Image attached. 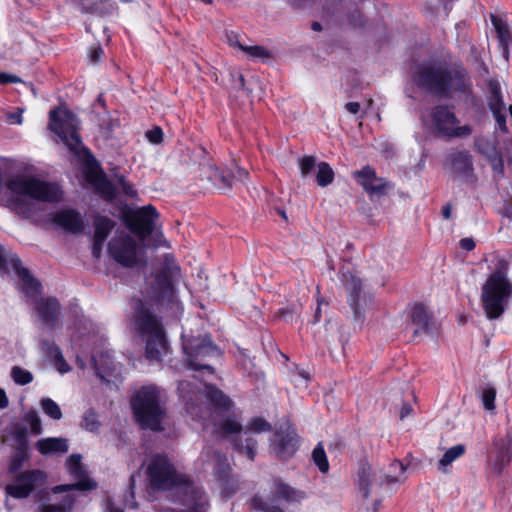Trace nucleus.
Masks as SVG:
<instances>
[{"label":"nucleus","instance_id":"f257e3e1","mask_svg":"<svg viewBox=\"0 0 512 512\" xmlns=\"http://www.w3.org/2000/svg\"><path fill=\"white\" fill-rule=\"evenodd\" d=\"M413 80L419 87L445 98L468 100L473 93L471 78L462 66L424 63L416 68Z\"/></svg>","mask_w":512,"mask_h":512},{"label":"nucleus","instance_id":"f03ea898","mask_svg":"<svg viewBox=\"0 0 512 512\" xmlns=\"http://www.w3.org/2000/svg\"><path fill=\"white\" fill-rule=\"evenodd\" d=\"M510 258L497 256L493 272L487 277L481 289V301L489 319L499 318L505 305L512 297V282L508 278Z\"/></svg>","mask_w":512,"mask_h":512},{"label":"nucleus","instance_id":"7ed1b4c3","mask_svg":"<svg viewBox=\"0 0 512 512\" xmlns=\"http://www.w3.org/2000/svg\"><path fill=\"white\" fill-rule=\"evenodd\" d=\"M131 325L145 343L146 358L150 361H161L169 348L161 318L139 302L133 313Z\"/></svg>","mask_w":512,"mask_h":512},{"label":"nucleus","instance_id":"20e7f679","mask_svg":"<svg viewBox=\"0 0 512 512\" xmlns=\"http://www.w3.org/2000/svg\"><path fill=\"white\" fill-rule=\"evenodd\" d=\"M133 412L142 428L161 431L165 415L160 390L153 385L139 389L131 400Z\"/></svg>","mask_w":512,"mask_h":512},{"label":"nucleus","instance_id":"39448f33","mask_svg":"<svg viewBox=\"0 0 512 512\" xmlns=\"http://www.w3.org/2000/svg\"><path fill=\"white\" fill-rule=\"evenodd\" d=\"M306 498V493L302 490L296 489L281 479L277 478L273 482L268 499L262 496H254L251 500V505L256 511L262 512H284L280 507L281 501L288 504L300 503Z\"/></svg>","mask_w":512,"mask_h":512},{"label":"nucleus","instance_id":"423d86ee","mask_svg":"<svg viewBox=\"0 0 512 512\" xmlns=\"http://www.w3.org/2000/svg\"><path fill=\"white\" fill-rule=\"evenodd\" d=\"M49 128L59 136L63 144L74 154L80 155L84 150L77 132L78 120L69 110L54 109L49 114Z\"/></svg>","mask_w":512,"mask_h":512},{"label":"nucleus","instance_id":"0eeeda50","mask_svg":"<svg viewBox=\"0 0 512 512\" xmlns=\"http://www.w3.org/2000/svg\"><path fill=\"white\" fill-rule=\"evenodd\" d=\"M187 356V365L193 370H207L214 373V368L208 364L209 359L220 356V350L213 344L208 336L192 338L183 344Z\"/></svg>","mask_w":512,"mask_h":512},{"label":"nucleus","instance_id":"6e6552de","mask_svg":"<svg viewBox=\"0 0 512 512\" xmlns=\"http://www.w3.org/2000/svg\"><path fill=\"white\" fill-rule=\"evenodd\" d=\"M109 255L123 267L132 268L142 260L144 251L137 242L128 234L121 233L112 238L108 243Z\"/></svg>","mask_w":512,"mask_h":512},{"label":"nucleus","instance_id":"1a4fd4ad","mask_svg":"<svg viewBox=\"0 0 512 512\" xmlns=\"http://www.w3.org/2000/svg\"><path fill=\"white\" fill-rule=\"evenodd\" d=\"M432 123L441 135L448 138L467 137L471 135L469 125H459L460 121L447 105H437L431 112Z\"/></svg>","mask_w":512,"mask_h":512},{"label":"nucleus","instance_id":"9d476101","mask_svg":"<svg viewBox=\"0 0 512 512\" xmlns=\"http://www.w3.org/2000/svg\"><path fill=\"white\" fill-rule=\"evenodd\" d=\"M147 474L151 486L155 489H167L179 482L174 466L162 455L152 457L147 467Z\"/></svg>","mask_w":512,"mask_h":512},{"label":"nucleus","instance_id":"9b49d317","mask_svg":"<svg viewBox=\"0 0 512 512\" xmlns=\"http://www.w3.org/2000/svg\"><path fill=\"white\" fill-rule=\"evenodd\" d=\"M204 461L212 457L213 470L217 480L220 483L222 493L225 497L232 496L238 489V480L230 475V465L225 455L219 452H213L211 448H205L201 453Z\"/></svg>","mask_w":512,"mask_h":512},{"label":"nucleus","instance_id":"f8f14e48","mask_svg":"<svg viewBox=\"0 0 512 512\" xmlns=\"http://www.w3.org/2000/svg\"><path fill=\"white\" fill-rule=\"evenodd\" d=\"M10 265L21 280L22 291L29 297L37 295L40 291V283L31 275L30 271L22 266V262L15 254L6 253L0 244V272H5Z\"/></svg>","mask_w":512,"mask_h":512},{"label":"nucleus","instance_id":"ddd939ff","mask_svg":"<svg viewBox=\"0 0 512 512\" xmlns=\"http://www.w3.org/2000/svg\"><path fill=\"white\" fill-rule=\"evenodd\" d=\"M202 176L209 180L213 186L222 193L229 192L235 181L243 182L248 173L240 167H236L235 172L225 169H219L215 165H203L201 169Z\"/></svg>","mask_w":512,"mask_h":512},{"label":"nucleus","instance_id":"4468645a","mask_svg":"<svg viewBox=\"0 0 512 512\" xmlns=\"http://www.w3.org/2000/svg\"><path fill=\"white\" fill-rule=\"evenodd\" d=\"M159 218V213L152 205L143 206L132 212L127 219V226L143 241L151 235L155 229V220Z\"/></svg>","mask_w":512,"mask_h":512},{"label":"nucleus","instance_id":"2eb2a0df","mask_svg":"<svg viewBox=\"0 0 512 512\" xmlns=\"http://www.w3.org/2000/svg\"><path fill=\"white\" fill-rule=\"evenodd\" d=\"M342 281L349 292V304L353 310L354 318L362 321L367 300H370V297L363 291L362 280L356 274L347 272L343 274Z\"/></svg>","mask_w":512,"mask_h":512},{"label":"nucleus","instance_id":"dca6fc26","mask_svg":"<svg viewBox=\"0 0 512 512\" xmlns=\"http://www.w3.org/2000/svg\"><path fill=\"white\" fill-rule=\"evenodd\" d=\"M67 469L69 473L79 481L75 484L58 485L52 488V493H64L72 490H91L96 487V483L85 478V471L81 464V455L72 454L67 459Z\"/></svg>","mask_w":512,"mask_h":512},{"label":"nucleus","instance_id":"f3484780","mask_svg":"<svg viewBox=\"0 0 512 512\" xmlns=\"http://www.w3.org/2000/svg\"><path fill=\"white\" fill-rule=\"evenodd\" d=\"M353 177L370 196H383L393 187L385 178L377 177L376 171L369 165L353 172Z\"/></svg>","mask_w":512,"mask_h":512},{"label":"nucleus","instance_id":"a211bd4d","mask_svg":"<svg viewBox=\"0 0 512 512\" xmlns=\"http://www.w3.org/2000/svg\"><path fill=\"white\" fill-rule=\"evenodd\" d=\"M408 316L410 325L413 326V335L428 334L433 331L435 324L432 315L427 308L420 303L409 307Z\"/></svg>","mask_w":512,"mask_h":512},{"label":"nucleus","instance_id":"6ab92c4d","mask_svg":"<svg viewBox=\"0 0 512 512\" xmlns=\"http://www.w3.org/2000/svg\"><path fill=\"white\" fill-rule=\"evenodd\" d=\"M297 435L294 430L276 431L272 442V450L280 459L291 457L297 450Z\"/></svg>","mask_w":512,"mask_h":512},{"label":"nucleus","instance_id":"aec40b11","mask_svg":"<svg viewBox=\"0 0 512 512\" xmlns=\"http://www.w3.org/2000/svg\"><path fill=\"white\" fill-rule=\"evenodd\" d=\"M185 499L183 504L187 506L185 510L176 511L174 509H165L163 512H208L209 503L206 494L193 485H185Z\"/></svg>","mask_w":512,"mask_h":512},{"label":"nucleus","instance_id":"412c9836","mask_svg":"<svg viewBox=\"0 0 512 512\" xmlns=\"http://www.w3.org/2000/svg\"><path fill=\"white\" fill-rule=\"evenodd\" d=\"M15 439L14 453L10 459L9 472L16 473L28 459V439L27 429L17 427L13 432Z\"/></svg>","mask_w":512,"mask_h":512},{"label":"nucleus","instance_id":"4be33fe9","mask_svg":"<svg viewBox=\"0 0 512 512\" xmlns=\"http://www.w3.org/2000/svg\"><path fill=\"white\" fill-rule=\"evenodd\" d=\"M359 490L364 498H368L373 492L385 483L383 473L374 470L370 465H362L359 470Z\"/></svg>","mask_w":512,"mask_h":512},{"label":"nucleus","instance_id":"5701e85b","mask_svg":"<svg viewBox=\"0 0 512 512\" xmlns=\"http://www.w3.org/2000/svg\"><path fill=\"white\" fill-rule=\"evenodd\" d=\"M446 166L455 177H469L473 172L472 156L468 151H454L448 155Z\"/></svg>","mask_w":512,"mask_h":512},{"label":"nucleus","instance_id":"b1692460","mask_svg":"<svg viewBox=\"0 0 512 512\" xmlns=\"http://www.w3.org/2000/svg\"><path fill=\"white\" fill-rule=\"evenodd\" d=\"M53 222L72 234L83 232L85 227L83 216L73 209L58 211L53 217Z\"/></svg>","mask_w":512,"mask_h":512},{"label":"nucleus","instance_id":"393cba45","mask_svg":"<svg viewBox=\"0 0 512 512\" xmlns=\"http://www.w3.org/2000/svg\"><path fill=\"white\" fill-rule=\"evenodd\" d=\"M35 309L47 327L52 329L56 326L60 310V303L56 298L39 299L35 304Z\"/></svg>","mask_w":512,"mask_h":512},{"label":"nucleus","instance_id":"a878e982","mask_svg":"<svg viewBox=\"0 0 512 512\" xmlns=\"http://www.w3.org/2000/svg\"><path fill=\"white\" fill-rule=\"evenodd\" d=\"M180 268L176 264L174 257L172 255L164 256V270L163 275H158L157 279L159 283L162 284L163 294L171 296L173 294V288L171 284V279L179 276Z\"/></svg>","mask_w":512,"mask_h":512},{"label":"nucleus","instance_id":"bb28decb","mask_svg":"<svg viewBox=\"0 0 512 512\" xmlns=\"http://www.w3.org/2000/svg\"><path fill=\"white\" fill-rule=\"evenodd\" d=\"M93 365L97 376L103 380L116 376L119 371V364L113 361L108 352H102L93 357Z\"/></svg>","mask_w":512,"mask_h":512},{"label":"nucleus","instance_id":"cd10ccee","mask_svg":"<svg viewBox=\"0 0 512 512\" xmlns=\"http://www.w3.org/2000/svg\"><path fill=\"white\" fill-rule=\"evenodd\" d=\"M40 347L44 354L53 358L54 365L61 374L70 371V366L64 359L60 348L54 342L43 339L40 342Z\"/></svg>","mask_w":512,"mask_h":512},{"label":"nucleus","instance_id":"c85d7f7f","mask_svg":"<svg viewBox=\"0 0 512 512\" xmlns=\"http://www.w3.org/2000/svg\"><path fill=\"white\" fill-rule=\"evenodd\" d=\"M36 448L42 455L54 453H66L68 451V443L65 438L49 437L43 438L36 442Z\"/></svg>","mask_w":512,"mask_h":512},{"label":"nucleus","instance_id":"c756f323","mask_svg":"<svg viewBox=\"0 0 512 512\" xmlns=\"http://www.w3.org/2000/svg\"><path fill=\"white\" fill-rule=\"evenodd\" d=\"M497 445V452L492 463V469L496 474H500L510 463L512 456V440H507Z\"/></svg>","mask_w":512,"mask_h":512},{"label":"nucleus","instance_id":"7c9ffc66","mask_svg":"<svg viewBox=\"0 0 512 512\" xmlns=\"http://www.w3.org/2000/svg\"><path fill=\"white\" fill-rule=\"evenodd\" d=\"M95 190L106 200H112L115 197L114 185L103 174H95L90 179Z\"/></svg>","mask_w":512,"mask_h":512},{"label":"nucleus","instance_id":"2f4dec72","mask_svg":"<svg viewBox=\"0 0 512 512\" xmlns=\"http://www.w3.org/2000/svg\"><path fill=\"white\" fill-rule=\"evenodd\" d=\"M17 482L23 485L30 493L35 489L37 483L42 482L45 474L41 470H27L17 477Z\"/></svg>","mask_w":512,"mask_h":512},{"label":"nucleus","instance_id":"473e14b6","mask_svg":"<svg viewBox=\"0 0 512 512\" xmlns=\"http://www.w3.org/2000/svg\"><path fill=\"white\" fill-rule=\"evenodd\" d=\"M94 238L105 241L115 226V222L106 216L98 215L94 219Z\"/></svg>","mask_w":512,"mask_h":512},{"label":"nucleus","instance_id":"72a5a7b5","mask_svg":"<svg viewBox=\"0 0 512 512\" xmlns=\"http://www.w3.org/2000/svg\"><path fill=\"white\" fill-rule=\"evenodd\" d=\"M205 394L207 399L218 409L228 410L230 408V399L216 387L210 385L206 386Z\"/></svg>","mask_w":512,"mask_h":512},{"label":"nucleus","instance_id":"f704fd0d","mask_svg":"<svg viewBox=\"0 0 512 512\" xmlns=\"http://www.w3.org/2000/svg\"><path fill=\"white\" fill-rule=\"evenodd\" d=\"M74 502V496L66 494L58 503H43L40 506V510L41 512H67L73 507Z\"/></svg>","mask_w":512,"mask_h":512},{"label":"nucleus","instance_id":"c9c22d12","mask_svg":"<svg viewBox=\"0 0 512 512\" xmlns=\"http://www.w3.org/2000/svg\"><path fill=\"white\" fill-rule=\"evenodd\" d=\"M466 447L463 444H458L449 448L438 462V469L444 470L447 466L452 464L456 459L464 455Z\"/></svg>","mask_w":512,"mask_h":512},{"label":"nucleus","instance_id":"e433bc0d","mask_svg":"<svg viewBox=\"0 0 512 512\" xmlns=\"http://www.w3.org/2000/svg\"><path fill=\"white\" fill-rule=\"evenodd\" d=\"M405 465L398 461L394 460L390 464V471L387 474H383L386 484L403 482L405 480Z\"/></svg>","mask_w":512,"mask_h":512},{"label":"nucleus","instance_id":"4c0bfd02","mask_svg":"<svg viewBox=\"0 0 512 512\" xmlns=\"http://www.w3.org/2000/svg\"><path fill=\"white\" fill-rule=\"evenodd\" d=\"M229 41L232 45H237V47L246 53L248 56L252 58H258V59H269L271 58V52L265 48L264 46L260 45H253V46H246L238 41L232 42V38H229Z\"/></svg>","mask_w":512,"mask_h":512},{"label":"nucleus","instance_id":"58836bf2","mask_svg":"<svg viewBox=\"0 0 512 512\" xmlns=\"http://www.w3.org/2000/svg\"><path fill=\"white\" fill-rule=\"evenodd\" d=\"M334 180V171L327 162L317 165L316 182L320 187H326Z\"/></svg>","mask_w":512,"mask_h":512},{"label":"nucleus","instance_id":"ea45409f","mask_svg":"<svg viewBox=\"0 0 512 512\" xmlns=\"http://www.w3.org/2000/svg\"><path fill=\"white\" fill-rule=\"evenodd\" d=\"M491 22L497 32L499 43H511L512 36L506 22L496 15H491Z\"/></svg>","mask_w":512,"mask_h":512},{"label":"nucleus","instance_id":"a19ab883","mask_svg":"<svg viewBox=\"0 0 512 512\" xmlns=\"http://www.w3.org/2000/svg\"><path fill=\"white\" fill-rule=\"evenodd\" d=\"M312 460L320 472L327 473L329 471V462L322 443H318L314 448L312 452Z\"/></svg>","mask_w":512,"mask_h":512},{"label":"nucleus","instance_id":"79ce46f5","mask_svg":"<svg viewBox=\"0 0 512 512\" xmlns=\"http://www.w3.org/2000/svg\"><path fill=\"white\" fill-rule=\"evenodd\" d=\"M219 430L225 437L239 435L242 431V425L234 418H227L220 424Z\"/></svg>","mask_w":512,"mask_h":512},{"label":"nucleus","instance_id":"37998d69","mask_svg":"<svg viewBox=\"0 0 512 512\" xmlns=\"http://www.w3.org/2000/svg\"><path fill=\"white\" fill-rule=\"evenodd\" d=\"M11 377L13 381L18 385H27L33 381V375L31 372L24 370L19 366H13L11 369Z\"/></svg>","mask_w":512,"mask_h":512},{"label":"nucleus","instance_id":"c03bdc74","mask_svg":"<svg viewBox=\"0 0 512 512\" xmlns=\"http://www.w3.org/2000/svg\"><path fill=\"white\" fill-rule=\"evenodd\" d=\"M41 407L45 414L50 416L54 420L62 418V412L59 405L50 398H44L41 400Z\"/></svg>","mask_w":512,"mask_h":512},{"label":"nucleus","instance_id":"a18cd8bd","mask_svg":"<svg viewBox=\"0 0 512 512\" xmlns=\"http://www.w3.org/2000/svg\"><path fill=\"white\" fill-rule=\"evenodd\" d=\"M5 492L7 495L16 499H24L31 494L28 489L17 482V479L15 483L6 485Z\"/></svg>","mask_w":512,"mask_h":512},{"label":"nucleus","instance_id":"49530a36","mask_svg":"<svg viewBox=\"0 0 512 512\" xmlns=\"http://www.w3.org/2000/svg\"><path fill=\"white\" fill-rule=\"evenodd\" d=\"M496 389L492 386L483 388L481 393V400L486 410H494L495 408Z\"/></svg>","mask_w":512,"mask_h":512},{"label":"nucleus","instance_id":"de8ad7c7","mask_svg":"<svg viewBox=\"0 0 512 512\" xmlns=\"http://www.w3.org/2000/svg\"><path fill=\"white\" fill-rule=\"evenodd\" d=\"M117 10V4L113 0L96 1V14L100 16L109 15Z\"/></svg>","mask_w":512,"mask_h":512},{"label":"nucleus","instance_id":"09e8293b","mask_svg":"<svg viewBox=\"0 0 512 512\" xmlns=\"http://www.w3.org/2000/svg\"><path fill=\"white\" fill-rule=\"evenodd\" d=\"M271 428L270 423L261 417L252 418L248 423V430L256 433L270 431Z\"/></svg>","mask_w":512,"mask_h":512},{"label":"nucleus","instance_id":"8fccbe9b","mask_svg":"<svg viewBox=\"0 0 512 512\" xmlns=\"http://www.w3.org/2000/svg\"><path fill=\"white\" fill-rule=\"evenodd\" d=\"M83 426L89 431H96L100 427V422L94 410L89 409L83 416Z\"/></svg>","mask_w":512,"mask_h":512},{"label":"nucleus","instance_id":"3c124183","mask_svg":"<svg viewBox=\"0 0 512 512\" xmlns=\"http://www.w3.org/2000/svg\"><path fill=\"white\" fill-rule=\"evenodd\" d=\"M302 177H307L316 166L314 156H304L298 161Z\"/></svg>","mask_w":512,"mask_h":512},{"label":"nucleus","instance_id":"603ef678","mask_svg":"<svg viewBox=\"0 0 512 512\" xmlns=\"http://www.w3.org/2000/svg\"><path fill=\"white\" fill-rule=\"evenodd\" d=\"M489 146L492 150V154L488 155V160L491 163L493 170L502 173L504 170V160L502 155L497 151L494 145Z\"/></svg>","mask_w":512,"mask_h":512},{"label":"nucleus","instance_id":"864d4df0","mask_svg":"<svg viewBox=\"0 0 512 512\" xmlns=\"http://www.w3.org/2000/svg\"><path fill=\"white\" fill-rule=\"evenodd\" d=\"M235 447L243 452L250 460H254L256 451V441L253 438H246V444H240L235 441Z\"/></svg>","mask_w":512,"mask_h":512},{"label":"nucleus","instance_id":"5fc2aeb1","mask_svg":"<svg viewBox=\"0 0 512 512\" xmlns=\"http://www.w3.org/2000/svg\"><path fill=\"white\" fill-rule=\"evenodd\" d=\"M25 421L29 423L31 432L35 435H39L42 432L41 420L37 415L36 411H29L25 416Z\"/></svg>","mask_w":512,"mask_h":512},{"label":"nucleus","instance_id":"6e6d98bb","mask_svg":"<svg viewBox=\"0 0 512 512\" xmlns=\"http://www.w3.org/2000/svg\"><path fill=\"white\" fill-rule=\"evenodd\" d=\"M75 6L82 13L96 14V1H93V0H75Z\"/></svg>","mask_w":512,"mask_h":512},{"label":"nucleus","instance_id":"4d7b16f0","mask_svg":"<svg viewBox=\"0 0 512 512\" xmlns=\"http://www.w3.org/2000/svg\"><path fill=\"white\" fill-rule=\"evenodd\" d=\"M146 137L153 144H159L163 139V132L160 127H154L153 129L147 131Z\"/></svg>","mask_w":512,"mask_h":512},{"label":"nucleus","instance_id":"13d9d810","mask_svg":"<svg viewBox=\"0 0 512 512\" xmlns=\"http://www.w3.org/2000/svg\"><path fill=\"white\" fill-rule=\"evenodd\" d=\"M298 308L296 306H291V307H284V308H281L279 311H278V316L279 318L283 319L284 321H289L293 318L294 315H297L298 314Z\"/></svg>","mask_w":512,"mask_h":512},{"label":"nucleus","instance_id":"bf43d9fd","mask_svg":"<svg viewBox=\"0 0 512 512\" xmlns=\"http://www.w3.org/2000/svg\"><path fill=\"white\" fill-rule=\"evenodd\" d=\"M117 182L122 188V191L127 196H136V191L134 190L133 186L128 183L123 175L117 176Z\"/></svg>","mask_w":512,"mask_h":512},{"label":"nucleus","instance_id":"052dcab7","mask_svg":"<svg viewBox=\"0 0 512 512\" xmlns=\"http://www.w3.org/2000/svg\"><path fill=\"white\" fill-rule=\"evenodd\" d=\"M494 119L499 127V129L504 132V133H507L508 132V128H507V125H506V115L504 112H501L499 111L498 109L496 111H494Z\"/></svg>","mask_w":512,"mask_h":512},{"label":"nucleus","instance_id":"680f3d73","mask_svg":"<svg viewBox=\"0 0 512 512\" xmlns=\"http://www.w3.org/2000/svg\"><path fill=\"white\" fill-rule=\"evenodd\" d=\"M489 108L492 114H494V111H496L497 109L501 112H504L505 107L502 101V97L491 98L489 101Z\"/></svg>","mask_w":512,"mask_h":512},{"label":"nucleus","instance_id":"e2e57ef3","mask_svg":"<svg viewBox=\"0 0 512 512\" xmlns=\"http://www.w3.org/2000/svg\"><path fill=\"white\" fill-rule=\"evenodd\" d=\"M489 90L491 92V98L502 97L500 84L496 80H491L488 83Z\"/></svg>","mask_w":512,"mask_h":512},{"label":"nucleus","instance_id":"0e129e2a","mask_svg":"<svg viewBox=\"0 0 512 512\" xmlns=\"http://www.w3.org/2000/svg\"><path fill=\"white\" fill-rule=\"evenodd\" d=\"M20 78L16 75L8 74V73H0V83L8 84V83H17L20 82Z\"/></svg>","mask_w":512,"mask_h":512},{"label":"nucleus","instance_id":"69168bd1","mask_svg":"<svg viewBox=\"0 0 512 512\" xmlns=\"http://www.w3.org/2000/svg\"><path fill=\"white\" fill-rule=\"evenodd\" d=\"M105 241H100L99 239L94 238L93 246H92V255L95 258H100L102 247Z\"/></svg>","mask_w":512,"mask_h":512},{"label":"nucleus","instance_id":"338daca9","mask_svg":"<svg viewBox=\"0 0 512 512\" xmlns=\"http://www.w3.org/2000/svg\"><path fill=\"white\" fill-rule=\"evenodd\" d=\"M103 53V50L100 46H97V47H92L90 49V60L91 62L93 63H96L100 60L101 58V55Z\"/></svg>","mask_w":512,"mask_h":512},{"label":"nucleus","instance_id":"774afa93","mask_svg":"<svg viewBox=\"0 0 512 512\" xmlns=\"http://www.w3.org/2000/svg\"><path fill=\"white\" fill-rule=\"evenodd\" d=\"M7 119L9 120L10 123L21 124L22 123V110L19 109L17 112L9 113L7 115Z\"/></svg>","mask_w":512,"mask_h":512}]
</instances>
